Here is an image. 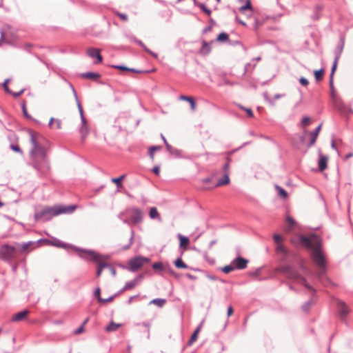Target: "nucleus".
I'll list each match as a JSON object with an SVG mask.
<instances>
[{
	"instance_id": "obj_17",
	"label": "nucleus",
	"mask_w": 353,
	"mask_h": 353,
	"mask_svg": "<svg viewBox=\"0 0 353 353\" xmlns=\"http://www.w3.org/2000/svg\"><path fill=\"white\" fill-rule=\"evenodd\" d=\"M230 183L229 174H223V176L220 179L218 182L214 185V187H219L228 185Z\"/></svg>"
},
{
	"instance_id": "obj_44",
	"label": "nucleus",
	"mask_w": 353,
	"mask_h": 353,
	"mask_svg": "<svg viewBox=\"0 0 353 353\" xmlns=\"http://www.w3.org/2000/svg\"><path fill=\"white\" fill-rule=\"evenodd\" d=\"M113 68H117V69H119V70H127V71H131V72H137L133 68H127V67H125V66H123V65H113Z\"/></svg>"
},
{
	"instance_id": "obj_63",
	"label": "nucleus",
	"mask_w": 353,
	"mask_h": 353,
	"mask_svg": "<svg viewBox=\"0 0 353 353\" xmlns=\"http://www.w3.org/2000/svg\"><path fill=\"white\" fill-rule=\"evenodd\" d=\"M109 270L113 276H116V270L111 265L109 266Z\"/></svg>"
},
{
	"instance_id": "obj_11",
	"label": "nucleus",
	"mask_w": 353,
	"mask_h": 353,
	"mask_svg": "<svg viewBox=\"0 0 353 353\" xmlns=\"http://www.w3.org/2000/svg\"><path fill=\"white\" fill-rule=\"evenodd\" d=\"M87 54L89 57L92 58H96L97 61H95V63H99L102 61V56L100 54V50L98 48H88L87 50Z\"/></svg>"
},
{
	"instance_id": "obj_45",
	"label": "nucleus",
	"mask_w": 353,
	"mask_h": 353,
	"mask_svg": "<svg viewBox=\"0 0 353 353\" xmlns=\"http://www.w3.org/2000/svg\"><path fill=\"white\" fill-rule=\"evenodd\" d=\"M115 14L124 21H127L128 19V15L126 14L115 12Z\"/></svg>"
},
{
	"instance_id": "obj_16",
	"label": "nucleus",
	"mask_w": 353,
	"mask_h": 353,
	"mask_svg": "<svg viewBox=\"0 0 353 353\" xmlns=\"http://www.w3.org/2000/svg\"><path fill=\"white\" fill-rule=\"evenodd\" d=\"M82 77L92 80H97L101 77V74L98 72H88L81 74Z\"/></svg>"
},
{
	"instance_id": "obj_30",
	"label": "nucleus",
	"mask_w": 353,
	"mask_h": 353,
	"mask_svg": "<svg viewBox=\"0 0 353 353\" xmlns=\"http://www.w3.org/2000/svg\"><path fill=\"white\" fill-rule=\"evenodd\" d=\"M174 265L178 268L187 269L188 266L183 261L181 258L177 259L174 261Z\"/></svg>"
},
{
	"instance_id": "obj_29",
	"label": "nucleus",
	"mask_w": 353,
	"mask_h": 353,
	"mask_svg": "<svg viewBox=\"0 0 353 353\" xmlns=\"http://www.w3.org/2000/svg\"><path fill=\"white\" fill-rule=\"evenodd\" d=\"M315 303L314 300L313 299H311L308 301L305 302L303 306L302 309L304 312H307L310 308V307L314 305Z\"/></svg>"
},
{
	"instance_id": "obj_14",
	"label": "nucleus",
	"mask_w": 353,
	"mask_h": 353,
	"mask_svg": "<svg viewBox=\"0 0 353 353\" xmlns=\"http://www.w3.org/2000/svg\"><path fill=\"white\" fill-rule=\"evenodd\" d=\"M321 126H322V123H321L316 129L314 131L310 133V143H309V147L313 145L316 141V139L318 137V135L319 134V132L321 129Z\"/></svg>"
},
{
	"instance_id": "obj_3",
	"label": "nucleus",
	"mask_w": 353,
	"mask_h": 353,
	"mask_svg": "<svg viewBox=\"0 0 353 353\" xmlns=\"http://www.w3.org/2000/svg\"><path fill=\"white\" fill-rule=\"evenodd\" d=\"M67 212L68 211L66 208L60 206L46 208L40 212H37L34 214V219L36 221H48L50 220L53 216L65 213Z\"/></svg>"
},
{
	"instance_id": "obj_32",
	"label": "nucleus",
	"mask_w": 353,
	"mask_h": 353,
	"mask_svg": "<svg viewBox=\"0 0 353 353\" xmlns=\"http://www.w3.org/2000/svg\"><path fill=\"white\" fill-rule=\"evenodd\" d=\"M165 299H154L150 301V303H153L159 307H161L165 303Z\"/></svg>"
},
{
	"instance_id": "obj_36",
	"label": "nucleus",
	"mask_w": 353,
	"mask_h": 353,
	"mask_svg": "<svg viewBox=\"0 0 353 353\" xmlns=\"http://www.w3.org/2000/svg\"><path fill=\"white\" fill-rule=\"evenodd\" d=\"M323 69H321L319 70H314V74L316 81H320L323 78Z\"/></svg>"
},
{
	"instance_id": "obj_39",
	"label": "nucleus",
	"mask_w": 353,
	"mask_h": 353,
	"mask_svg": "<svg viewBox=\"0 0 353 353\" xmlns=\"http://www.w3.org/2000/svg\"><path fill=\"white\" fill-rule=\"evenodd\" d=\"M197 6L208 15L211 14V10L205 7V6L202 3H199Z\"/></svg>"
},
{
	"instance_id": "obj_60",
	"label": "nucleus",
	"mask_w": 353,
	"mask_h": 353,
	"mask_svg": "<svg viewBox=\"0 0 353 353\" xmlns=\"http://www.w3.org/2000/svg\"><path fill=\"white\" fill-rule=\"evenodd\" d=\"M152 172L156 174L159 175L160 172V168L159 166H155L152 169Z\"/></svg>"
},
{
	"instance_id": "obj_20",
	"label": "nucleus",
	"mask_w": 353,
	"mask_h": 353,
	"mask_svg": "<svg viewBox=\"0 0 353 353\" xmlns=\"http://www.w3.org/2000/svg\"><path fill=\"white\" fill-rule=\"evenodd\" d=\"M178 238L179 239L180 241V246L185 249L189 244V239L186 236L181 235V234H178Z\"/></svg>"
},
{
	"instance_id": "obj_53",
	"label": "nucleus",
	"mask_w": 353,
	"mask_h": 353,
	"mask_svg": "<svg viewBox=\"0 0 353 353\" xmlns=\"http://www.w3.org/2000/svg\"><path fill=\"white\" fill-rule=\"evenodd\" d=\"M299 83L303 86H307L309 84L308 80L303 77L299 79Z\"/></svg>"
},
{
	"instance_id": "obj_46",
	"label": "nucleus",
	"mask_w": 353,
	"mask_h": 353,
	"mask_svg": "<svg viewBox=\"0 0 353 353\" xmlns=\"http://www.w3.org/2000/svg\"><path fill=\"white\" fill-rule=\"evenodd\" d=\"M329 84H330V90H331L332 97H334L335 90H334V88L333 78H332V77H330Z\"/></svg>"
},
{
	"instance_id": "obj_56",
	"label": "nucleus",
	"mask_w": 353,
	"mask_h": 353,
	"mask_svg": "<svg viewBox=\"0 0 353 353\" xmlns=\"http://www.w3.org/2000/svg\"><path fill=\"white\" fill-rule=\"evenodd\" d=\"M24 92V89H21L19 92H12V93H10V94H12L14 97L15 98H17L19 97L23 92Z\"/></svg>"
},
{
	"instance_id": "obj_1",
	"label": "nucleus",
	"mask_w": 353,
	"mask_h": 353,
	"mask_svg": "<svg viewBox=\"0 0 353 353\" xmlns=\"http://www.w3.org/2000/svg\"><path fill=\"white\" fill-rule=\"evenodd\" d=\"M30 141L32 144L30 156L33 167L44 174L50 170V163L46 157V148L42 145L44 138L40 134L29 130Z\"/></svg>"
},
{
	"instance_id": "obj_49",
	"label": "nucleus",
	"mask_w": 353,
	"mask_h": 353,
	"mask_svg": "<svg viewBox=\"0 0 353 353\" xmlns=\"http://www.w3.org/2000/svg\"><path fill=\"white\" fill-rule=\"evenodd\" d=\"M343 50V43H342L341 46H338L337 49L335 51V57L339 55V59L341 57V54Z\"/></svg>"
},
{
	"instance_id": "obj_51",
	"label": "nucleus",
	"mask_w": 353,
	"mask_h": 353,
	"mask_svg": "<svg viewBox=\"0 0 353 353\" xmlns=\"http://www.w3.org/2000/svg\"><path fill=\"white\" fill-rule=\"evenodd\" d=\"M9 81H10L9 79H6L5 81L3 82V86L4 88L5 91L7 93L10 94V93H12V91L9 89L8 85Z\"/></svg>"
},
{
	"instance_id": "obj_24",
	"label": "nucleus",
	"mask_w": 353,
	"mask_h": 353,
	"mask_svg": "<svg viewBox=\"0 0 353 353\" xmlns=\"http://www.w3.org/2000/svg\"><path fill=\"white\" fill-rule=\"evenodd\" d=\"M121 326V324L115 323L113 321H111L110 323L105 327V330L107 332H114L116 331Z\"/></svg>"
},
{
	"instance_id": "obj_35",
	"label": "nucleus",
	"mask_w": 353,
	"mask_h": 353,
	"mask_svg": "<svg viewBox=\"0 0 353 353\" xmlns=\"http://www.w3.org/2000/svg\"><path fill=\"white\" fill-rule=\"evenodd\" d=\"M231 159L228 157L227 158V162L224 164L223 167V174H230V164Z\"/></svg>"
},
{
	"instance_id": "obj_38",
	"label": "nucleus",
	"mask_w": 353,
	"mask_h": 353,
	"mask_svg": "<svg viewBox=\"0 0 353 353\" xmlns=\"http://www.w3.org/2000/svg\"><path fill=\"white\" fill-rule=\"evenodd\" d=\"M286 221L290 225L285 228V230L289 232L290 231L291 228L295 224V221L292 217L288 216L286 219Z\"/></svg>"
},
{
	"instance_id": "obj_58",
	"label": "nucleus",
	"mask_w": 353,
	"mask_h": 353,
	"mask_svg": "<svg viewBox=\"0 0 353 353\" xmlns=\"http://www.w3.org/2000/svg\"><path fill=\"white\" fill-rule=\"evenodd\" d=\"M84 330V327H83V325H81L79 328H77L75 331H74V334H79L81 333H82Z\"/></svg>"
},
{
	"instance_id": "obj_47",
	"label": "nucleus",
	"mask_w": 353,
	"mask_h": 353,
	"mask_svg": "<svg viewBox=\"0 0 353 353\" xmlns=\"http://www.w3.org/2000/svg\"><path fill=\"white\" fill-rule=\"evenodd\" d=\"M134 43H137L145 51H149V49L145 46V45L140 40L137 39H134Z\"/></svg>"
},
{
	"instance_id": "obj_50",
	"label": "nucleus",
	"mask_w": 353,
	"mask_h": 353,
	"mask_svg": "<svg viewBox=\"0 0 353 353\" xmlns=\"http://www.w3.org/2000/svg\"><path fill=\"white\" fill-rule=\"evenodd\" d=\"M152 268L155 270H161L163 269V265L161 263H154L152 264Z\"/></svg>"
},
{
	"instance_id": "obj_10",
	"label": "nucleus",
	"mask_w": 353,
	"mask_h": 353,
	"mask_svg": "<svg viewBox=\"0 0 353 353\" xmlns=\"http://www.w3.org/2000/svg\"><path fill=\"white\" fill-rule=\"evenodd\" d=\"M232 263L236 270H243L245 269L248 263V260L241 257L238 256L232 260Z\"/></svg>"
},
{
	"instance_id": "obj_18",
	"label": "nucleus",
	"mask_w": 353,
	"mask_h": 353,
	"mask_svg": "<svg viewBox=\"0 0 353 353\" xmlns=\"http://www.w3.org/2000/svg\"><path fill=\"white\" fill-rule=\"evenodd\" d=\"M341 114L347 117L349 114H353V110L350 108L346 107L345 105L341 104L338 107Z\"/></svg>"
},
{
	"instance_id": "obj_31",
	"label": "nucleus",
	"mask_w": 353,
	"mask_h": 353,
	"mask_svg": "<svg viewBox=\"0 0 353 353\" xmlns=\"http://www.w3.org/2000/svg\"><path fill=\"white\" fill-rule=\"evenodd\" d=\"M199 332H200V327H198L194 330V332H193V334H192V336L189 340V342H188L189 345H191L196 340L197 336H198V334Z\"/></svg>"
},
{
	"instance_id": "obj_9",
	"label": "nucleus",
	"mask_w": 353,
	"mask_h": 353,
	"mask_svg": "<svg viewBox=\"0 0 353 353\" xmlns=\"http://www.w3.org/2000/svg\"><path fill=\"white\" fill-rule=\"evenodd\" d=\"M143 278V274H139L133 280L126 282L120 292L133 289L141 283Z\"/></svg>"
},
{
	"instance_id": "obj_2",
	"label": "nucleus",
	"mask_w": 353,
	"mask_h": 353,
	"mask_svg": "<svg viewBox=\"0 0 353 353\" xmlns=\"http://www.w3.org/2000/svg\"><path fill=\"white\" fill-rule=\"evenodd\" d=\"M301 244L312 250L311 257L314 263L318 268V276L322 279L325 272V259L321 250L320 241L314 236H300Z\"/></svg>"
},
{
	"instance_id": "obj_26",
	"label": "nucleus",
	"mask_w": 353,
	"mask_h": 353,
	"mask_svg": "<svg viewBox=\"0 0 353 353\" xmlns=\"http://www.w3.org/2000/svg\"><path fill=\"white\" fill-rule=\"evenodd\" d=\"M240 2H245V5L244 6H242L240 8H239V11L240 12H243L244 10H252V5H251V2H250V0H239Z\"/></svg>"
},
{
	"instance_id": "obj_8",
	"label": "nucleus",
	"mask_w": 353,
	"mask_h": 353,
	"mask_svg": "<svg viewBox=\"0 0 353 353\" xmlns=\"http://www.w3.org/2000/svg\"><path fill=\"white\" fill-rule=\"evenodd\" d=\"M15 248L9 245H3L0 248V254L4 261H10L15 256Z\"/></svg>"
},
{
	"instance_id": "obj_43",
	"label": "nucleus",
	"mask_w": 353,
	"mask_h": 353,
	"mask_svg": "<svg viewBox=\"0 0 353 353\" xmlns=\"http://www.w3.org/2000/svg\"><path fill=\"white\" fill-rule=\"evenodd\" d=\"M80 117H81V123H82L81 129H80V132L81 134H83V125L85 126V125H87V122H86V119L83 115V113H81Z\"/></svg>"
},
{
	"instance_id": "obj_62",
	"label": "nucleus",
	"mask_w": 353,
	"mask_h": 353,
	"mask_svg": "<svg viewBox=\"0 0 353 353\" xmlns=\"http://www.w3.org/2000/svg\"><path fill=\"white\" fill-rule=\"evenodd\" d=\"M88 132V125H85V126L83 125V134H81L82 137L84 138L87 135Z\"/></svg>"
},
{
	"instance_id": "obj_52",
	"label": "nucleus",
	"mask_w": 353,
	"mask_h": 353,
	"mask_svg": "<svg viewBox=\"0 0 353 353\" xmlns=\"http://www.w3.org/2000/svg\"><path fill=\"white\" fill-rule=\"evenodd\" d=\"M161 138L163 140V142L166 146L167 150L170 152H172V146L168 143L167 140L165 139V138L164 137V136L163 134H161Z\"/></svg>"
},
{
	"instance_id": "obj_23",
	"label": "nucleus",
	"mask_w": 353,
	"mask_h": 353,
	"mask_svg": "<svg viewBox=\"0 0 353 353\" xmlns=\"http://www.w3.org/2000/svg\"><path fill=\"white\" fill-rule=\"evenodd\" d=\"M49 125L56 129H60L61 127V121L58 119L51 118L49 122Z\"/></svg>"
},
{
	"instance_id": "obj_54",
	"label": "nucleus",
	"mask_w": 353,
	"mask_h": 353,
	"mask_svg": "<svg viewBox=\"0 0 353 353\" xmlns=\"http://www.w3.org/2000/svg\"><path fill=\"white\" fill-rule=\"evenodd\" d=\"M273 239H274V241L279 244H280L279 243L283 240L282 237L281 235L278 234H276L273 236Z\"/></svg>"
},
{
	"instance_id": "obj_21",
	"label": "nucleus",
	"mask_w": 353,
	"mask_h": 353,
	"mask_svg": "<svg viewBox=\"0 0 353 353\" xmlns=\"http://www.w3.org/2000/svg\"><path fill=\"white\" fill-rule=\"evenodd\" d=\"M149 215L150 217L152 219H158L161 221V216L155 207L150 208Z\"/></svg>"
},
{
	"instance_id": "obj_61",
	"label": "nucleus",
	"mask_w": 353,
	"mask_h": 353,
	"mask_svg": "<svg viewBox=\"0 0 353 353\" xmlns=\"http://www.w3.org/2000/svg\"><path fill=\"white\" fill-rule=\"evenodd\" d=\"M22 110H23V115L26 117H29V115L27 112V110H26V105L25 103H23L22 105Z\"/></svg>"
},
{
	"instance_id": "obj_13",
	"label": "nucleus",
	"mask_w": 353,
	"mask_h": 353,
	"mask_svg": "<svg viewBox=\"0 0 353 353\" xmlns=\"http://www.w3.org/2000/svg\"><path fill=\"white\" fill-rule=\"evenodd\" d=\"M338 310L339 314L341 316V318L343 320L347 316V315L349 313V310L347 307L346 306L345 303L342 301H339L338 303Z\"/></svg>"
},
{
	"instance_id": "obj_25",
	"label": "nucleus",
	"mask_w": 353,
	"mask_h": 353,
	"mask_svg": "<svg viewBox=\"0 0 353 353\" xmlns=\"http://www.w3.org/2000/svg\"><path fill=\"white\" fill-rule=\"evenodd\" d=\"M275 188L277 190L278 194L282 199H286L288 197L287 192L281 186L276 185Z\"/></svg>"
},
{
	"instance_id": "obj_34",
	"label": "nucleus",
	"mask_w": 353,
	"mask_h": 353,
	"mask_svg": "<svg viewBox=\"0 0 353 353\" xmlns=\"http://www.w3.org/2000/svg\"><path fill=\"white\" fill-rule=\"evenodd\" d=\"M229 39V36L227 33L225 32H221L220 33L217 38H216V40L218 41H228Z\"/></svg>"
},
{
	"instance_id": "obj_33",
	"label": "nucleus",
	"mask_w": 353,
	"mask_h": 353,
	"mask_svg": "<svg viewBox=\"0 0 353 353\" xmlns=\"http://www.w3.org/2000/svg\"><path fill=\"white\" fill-rule=\"evenodd\" d=\"M236 270L232 262H231L230 264L228 265H225V267H223L221 270L223 272L225 273V274H228L230 273V272Z\"/></svg>"
},
{
	"instance_id": "obj_7",
	"label": "nucleus",
	"mask_w": 353,
	"mask_h": 353,
	"mask_svg": "<svg viewBox=\"0 0 353 353\" xmlns=\"http://www.w3.org/2000/svg\"><path fill=\"white\" fill-rule=\"evenodd\" d=\"M85 252L89 254L91 257V259L92 261H95L98 264V266L101 268L102 270H103V268H109V266L110 265L107 263L103 262V259H109L108 256H102L95 252L90 251V250H89V251L86 250V251H85Z\"/></svg>"
},
{
	"instance_id": "obj_37",
	"label": "nucleus",
	"mask_w": 353,
	"mask_h": 353,
	"mask_svg": "<svg viewBox=\"0 0 353 353\" xmlns=\"http://www.w3.org/2000/svg\"><path fill=\"white\" fill-rule=\"evenodd\" d=\"M161 149V146H152L149 149V156L150 157L153 159H154V154L155 153V151L159 150Z\"/></svg>"
},
{
	"instance_id": "obj_40",
	"label": "nucleus",
	"mask_w": 353,
	"mask_h": 353,
	"mask_svg": "<svg viewBox=\"0 0 353 353\" xmlns=\"http://www.w3.org/2000/svg\"><path fill=\"white\" fill-rule=\"evenodd\" d=\"M338 61H339V55H337L334 57V63H333V65L332 67V71H331V74L330 76V77H332V78H333L334 71L336 70Z\"/></svg>"
},
{
	"instance_id": "obj_6",
	"label": "nucleus",
	"mask_w": 353,
	"mask_h": 353,
	"mask_svg": "<svg viewBox=\"0 0 353 353\" xmlns=\"http://www.w3.org/2000/svg\"><path fill=\"white\" fill-rule=\"evenodd\" d=\"M150 259L143 256H136L130 259L128 262V270L130 272H136L139 270L145 263L149 262Z\"/></svg>"
},
{
	"instance_id": "obj_59",
	"label": "nucleus",
	"mask_w": 353,
	"mask_h": 353,
	"mask_svg": "<svg viewBox=\"0 0 353 353\" xmlns=\"http://www.w3.org/2000/svg\"><path fill=\"white\" fill-rule=\"evenodd\" d=\"M11 149L15 152L22 153L21 150L18 145H11Z\"/></svg>"
},
{
	"instance_id": "obj_64",
	"label": "nucleus",
	"mask_w": 353,
	"mask_h": 353,
	"mask_svg": "<svg viewBox=\"0 0 353 353\" xmlns=\"http://www.w3.org/2000/svg\"><path fill=\"white\" fill-rule=\"evenodd\" d=\"M233 313V308L232 306H229L228 308V316H230Z\"/></svg>"
},
{
	"instance_id": "obj_4",
	"label": "nucleus",
	"mask_w": 353,
	"mask_h": 353,
	"mask_svg": "<svg viewBox=\"0 0 353 353\" xmlns=\"http://www.w3.org/2000/svg\"><path fill=\"white\" fill-rule=\"evenodd\" d=\"M129 216L130 220L126 219H122L123 222L129 225H137L140 223L143 220L142 211L137 208H131L126 210L125 212L120 213L119 217L121 219L122 216Z\"/></svg>"
},
{
	"instance_id": "obj_41",
	"label": "nucleus",
	"mask_w": 353,
	"mask_h": 353,
	"mask_svg": "<svg viewBox=\"0 0 353 353\" xmlns=\"http://www.w3.org/2000/svg\"><path fill=\"white\" fill-rule=\"evenodd\" d=\"M310 122V118L309 117H304L302 120H301V128H305L306 127L307 125H309Z\"/></svg>"
},
{
	"instance_id": "obj_15",
	"label": "nucleus",
	"mask_w": 353,
	"mask_h": 353,
	"mask_svg": "<svg viewBox=\"0 0 353 353\" xmlns=\"http://www.w3.org/2000/svg\"><path fill=\"white\" fill-rule=\"evenodd\" d=\"M29 312L28 310H23V311H21L17 314H15L12 318V320L13 321H22L23 319H25L28 314Z\"/></svg>"
},
{
	"instance_id": "obj_42",
	"label": "nucleus",
	"mask_w": 353,
	"mask_h": 353,
	"mask_svg": "<svg viewBox=\"0 0 353 353\" xmlns=\"http://www.w3.org/2000/svg\"><path fill=\"white\" fill-rule=\"evenodd\" d=\"M134 230H132L131 231V236L130 238V241H129V243L125 246L123 247V250H128L130 248V247L131 246V245L133 243V239H134Z\"/></svg>"
},
{
	"instance_id": "obj_57",
	"label": "nucleus",
	"mask_w": 353,
	"mask_h": 353,
	"mask_svg": "<svg viewBox=\"0 0 353 353\" xmlns=\"http://www.w3.org/2000/svg\"><path fill=\"white\" fill-rule=\"evenodd\" d=\"M241 108L246 111L248 117H252L254 116L252 110L250 108H246L243 107H241Z\"/></svg>"
},
{
	"instance_id": "obj_22",
	"label": "nucleus",
	"mask_w": 353,
	"mask_h": 353,
	"mask_svg": "<svg viewBox=\"0 0 353 353\" xmlns=\"http://www.w3.org/2000/svg\"><path fill=\"white\" fill-rule=\"evenodd\" d=\"M179 99H181V100H183V101H189V103H190V106H191V110L192 111L195 110V109H196V104H195V102H194L193 98H192L190 97L185 96V95H181V96H180Z\"/></svg>"
},
{
	"instance_id": "obj_28",
	"label": "nucleus",
	"mask_w": 353,
	"mask_h": 353,
	"mask_svg": "<svg viewBox=\"0 0 353 353\" xmlns=\"http://www.w3.org/2000/svg\"><path fill=\"white\" fill-rule=\"evenodd\" d=\"M70 87L72 88V92H73L74 96L75 97V99H76V101H77V106H78V109H79V113H80V115H81V113H83V109H82V107H81V103H80V101L78 99L77 94V92H76L74 88L73 87L72 85H70Z\"/></svg>"
},
{
	"instance_id": "obj_48",
	"label": "nucleus",
	"mask_w": 353,
	"mask_h": 353,
	"mask_svg": "<svg viewBox=\"0 0 353 353\" xmlns=\"http://www.w3.org/2000/svg\"><path fill=\"white\" fill-rule=\"evenodd\" d=\"M33 243L32 241H29L27 243H23L21 245V250L26 251L27 249L29 248V247Z\"/></svg>"
},
{
	"instance_id": "obj_5",
	"label": "nucleus",
	"mask_w": 353,
	"mask_h": 353,
	"mask_svg": "<svg viewBox=\"0 0 353 353\" xmlns=\"http://www.w3.org/2000/svg\"><path fill=\"white\" fill-rule=\"evenodd\" d=\"M280 271L286 274L289 278L294 279L299 283L305 285L308 290H313L312 286L307 283L305 279L301 276L297 272L292 270L290 265L281 267Z\"/></svg>"
},
{
	"instance_id": "obj_55",
	"label": "nucleus",
	"mask_w": 353,
	"mask_h": 353,
	"mask_svg": "<svg viewBox=\"0 0 353 353\" xmlns=\"http://www.w3.org/2000/svg\"><path fill=\"white\" fill-rule=\"evenodd\" d=\"M101 290L99 288H96L94 291V295L98 298L99 302H102L103 299L100 297Z\"/></svg>"
},
{
	"instance_id": "obj_27",
	"label": "nucleus",
	"mask_w": 353,
	"mask_h": 353,
	"mask_svg": "<svg viewBox=\"0 0 353 353\" xmlns=\"http://www.w3.org/2000/svg\"><path fill=\"white\" fill-rule=\"evenodd\" d=\"M125 174H123L121 176H120L118 178H112L111 179V181L114 183H115L117 185V187L118 188H120L122 187V183H121V181L125 179Z\"/></svg>"
},
{
	"instance_id": "obj_12",
	"label": "nucleus",
	"mask_w": 353,
	"mask_h": 353,
	"mask_svg": "<svg viewBox=\"0 0 353 353\" xmlns=\"http://www.w3.org/2000/svg\"><path fill=\"white\" fill-rule=\"evenodd\" d=\"M276 253L281 256L283 261H286L289 256V251L283 244H279L276 248Z\"/></svg>"
},
{
	"instance_id": "obj_19",
	"label": "nucleus",
	"mask_w": 353,
	"mask_h": 353,
	"mask_svg": "<svg viewBox=\"0 0 353 353\" xmlns=\"http://www.w3.org/2000/svg\"><path fill=\"white\" fill-rule=\"evenodd\" d=\"M327 157L325 156H321L319 160V169L323 171L327 168Z\"/></svg>"
}]
</instances>
